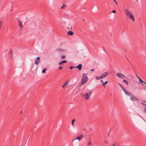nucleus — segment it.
<instances>
[{"instance_id":"473e14b6","label":"nucleus","mask_w":146,"mask_h":146,"mask_svg":"<svg viewBox=\"0 0 146 146\" xmlns=\"http://www.w3.org/2000/svg\"><path fill=\"white\" fill-rule=\"evenodd\" d=\"M113 146H118L117 145H116L115 143H113Z\"/></svg>"},{"instance_id":"9b49d317","label":"nucleus","mask_w":146,"mask_h":146,"mask_svg":"<svg viewBox=\"0 0 146 146\" xmlns=\"http://www.w3.org/2000/svg\"><path fill=\"white\" fill-rule=\"evenodd\" d=\"M9 54L11 55L10 56V57L11 59H13V52L12 50V49H10V51L9 52Z\"/></svg>"},{"instance_id":"1a4fd4ad","label":"nucleus","mask_w":146,"mask_h":146,"mask_svg":"<svg viewBox=\"0 0 146 146\" xmlns=\"http://www.w3.org/2000/svg\"><path fill=\"white\" fill-rule=\"evenodd\" d=\"M123 90L125 92V94L127 95L128 96H130L131 95V94L128 91L125 90L124 88L123 89Z\"/></svg>"},{"instance_id":"412c9836","label":"nucleus","mask_w":146,"mask_h":146,"mask_svg":"<svg viewBox=\"0 0 146 146\" xmlns=\"http://www.w3.org/2000/svg\"><path fill=\"white\" fill-rule=\"evenodd\" d=\"M46 69H44L42 71V72L45 73L46 71Z\"/></svg>"},{"instance_id":"a211bd4d","label":"nucleus","mask_w":146,"mask_h":146,"mask_svg":"<svg viewBox=\"0 0 146 146\" xmlns=\"http://www.w3.org/2000/svg\"><path fill=\"white\" fill-rule=\"evenodd\" d=\"M95 78L96 80H99L102 79L101 76H96Z\"/></svg>"},{"instance_id":"c85d7f7f","label":"nucleus","mask_w":146,"mask_h":146,"mask_svg":"<svg viewBox=\"0 0 146 146\" xmlns=\"http://www.w3.org/2000/svg\"><path fill=\"white\" fill-rule=\"evenodd\" d=\"M62 66H59L58 68V69L60 70H61L62 69Z\"/></svg>"},{"instance_id":"2eb2a0df","label":"nucleus","mask_w":146,"mask_h":146,"mask_svg":"<svg viewBox=\"0 0 146 146\" xmlns=\"http://www.w3.org/2000/svg\"><path fill=\"white\" fill-rule=\"evenodd\" d=\"M123 81L127 85H128L129 84V83L128 81L126 80L123 79Z\"/></svg>"},{"instance_id":"f3484780","label":"nucleus","mask_w":146,"mask_h":146,"mask_svg":"<svg viewBox=\"0 0 146 146\" xmlns=\"http://www.w3.org/2000/svg\"><path fill=\"white\" fill-rule=\"evenodd\" d=\"M141 104L143 105L144 106H145V107L144 108V111L145 113L146 114V104H143V102H141Z\"/></svg>"},{"instance_id":"f257e3e1","label":"nucleus","mask_w":146,"mask_h":146,"mask_svg":"<svg viewBox=\"0 0 146 146\" xmlns=\"http://www.w3.org/2000/svg\"><path fill=\"white\" fill-rule=\"evenodd\" d=\"M124 11L126 17L129 19L132 20L133 22H134L135 17L132 13L127 8H125L124 9Z\"/></svg>"},{"instance_id":"58836bf2","label":"nucleus","mask_w":146,"mask_h":146,"mask_svg":"<svg viewBox=\"0 0 146 146\" xmlns=\"http://www.w3.org/2000/svg\"><path fill=\"white\" fill-rule=\"evenodd\" d=\"M137 76L138 78L139 77L137 75Z\"/></svg>"},{"instance_id":"393cba45","label":"nucleus","mask_w":146,"mask_h":146,"mask_svg":"<svg viewBox=\"0 0 146 146\" xmlns=\"http://www.w3.org/2000/svg\"><path fill=\"white\" fill-rule=\"evenodd\" d=\"M118 85L121 87L122 90H123V89H124V88L123 87V86H122V85H121L120 84H119Z\"/></svg>"},{"instance_id":"9d476101","label":"nucleus","mask_w":146,"mask_h":146,"mask_svg":"<svg viewBox=\"0 0 146 146\" xmlns=\"http://www.w3.org/2000/svg\"><path fill=\"white\" fill-rule=\"evenodd\" d=\"M82 65L81 64H79L78 66H75V67L78 69L79 70H81L82 68Z\"/></svg>"},{"instance_id":"39448f33","label":"nucleus","mask_w":146,"mask_h":146,"mask_svg":"<svg viewBox=\"0 0 146 146\" xmlns=\"http://www.w3.org/2000/svg\"><path fill=\"white\" fill-rule=\"evenodd\" d=\"M116 75L117 77L121 78H123L125 77V75L120 73H117L116 74Z\"/></svg>"},{"instance_id":"20e7f679","label":"nucleus","mask_w":146,"mask_h":146,"mask_svg":"<svg viewBox=\"0 0 146 146\" xmlns=\"http://www.w3.org/2000/svg\"><path fill=\"white\" fill-rule=\"evenodd\" d=\"M84 136V135L83 134H80L79 135L77 136L72 141V142H73L74 140H76V139H78L79 141H80L83 138Z\"/></svg>"},{"instance_id":"0eeeda50","label":"nucleus","mask_w":146,"mask_h":146,"mask_svg":"<svg viewBox=\"0 0 146 146\" xmlns=\"http://www.w3.org/2000/svg\"><path fill=\"white\" fill-rule=\"evenodd\" d=\"M40 58L39 57H37L35 60V64L36 65H38L40 61Z\"/></svg>"},{"instance_id":"7c9ffc66","label":"nucleus","mask_w":146,"mask_h":146,"mask_svg":"<svg viewBox=\"0 0 146 146\" xmlns=\"http://www.w3.org/2000/svg\"><path fill=\"white\" fill-rule=\"evenodd\" d=\"M112 12L113 13H115L116 12V11L115 10H113L112 11Z\"/></svg>"},{"instance_id":"4468645a","label":"nucleus","mask_w":146,"mask_h":146,"mask_svg":"<svg viewBox=\"0 0 146 146\" xmlns=\"http://www.w3.org/2000/svg\"><path fill=\"white\" fill-rule=\"evenodd\" d=\"M68 35H73L74 33L73 32L71 31H69L68 32Z\"/></svg>"},{"instance_id":"72a5a7b5","label":"nucleus","mask_w":146,"mask_h":146,"mask_svg":"<svg viewBox=\"0 0 146 146\" xmlns=\"http://www.w3.org/2000/svg\"><path fill=\"white\" fill-rule=\"evenodd\" d=\"M103 50L106 53H107L105 49L103 48Z\"/></svg>"},{"instance_id":"a19ab883","label":"nucleus","mask_w":146,"mask_h":146,"mask_svg":"<svg viewBox=\"0 0 146 146\" xmlns=\"http://www.w3.org/2000/svg\"><path fill=\"white\" fill-rule=\"evenodd\" d=\"M142 84L144 85L143 83H142Z\"/></svg>"},{"instance_id":"4c0bfd02","label":"nucleus","mask_w":146,"mask_h":146,"mask_svg":"<svg viewBox=\"0 0 146 146\" xmlns=\"http://www.w3.org/2000/svg\"><path fill=\"white\" fill-rule=\"evenodd\" d=\"M144 83L146 85V83L145 82H144Z\"/></svg>"},{"instance_id":"4be33fe9","label":"nucleus","mask_w":146,"mask_h":146,"mask_svg":"<svg viewBox=\"0 0 146 146\" xmlns=\"http://www.w3.org/2000/svg\"><path fill=\"white\" fill-rule=\"evenodd\" d=\"M138 78L139 79V80L141 82H142L144 83V82H145L142 80L139 77H138Z\"/></svg>"},{"instance_id":"f704fd0d","label":"nucleus","mask_w":146,"mask_h":146,"mask_svg":"<svg viewBox=\"0 0 146 146\" xmlns=\"http://www.w3.org/2000/svg\"><path fill=\"white\" fill-rule=\"evenodd\" d=\"M91 71H94V69H92L91 70Z\"/></svg>"},{"instance_id":"ea45409f","label":"nucleus","mask_w":146,"mask_h":146,"mask_svg":"<svg viewBox=\"0 0 146 146\" xmlns=\"http://www.w3.org/2000/svg\"><path fill=\"white\" fill-rule=\"evenodd\" d=\"M136 1H137L138 0H136Z\"/></svg>"},{"instance_id":"aec40b11","label":"nucleus","mask_w":146,"mask_h":146,"mask_svg":"<svg viewBox=\"0 0 146 146\" xmlns=\"http://www.w3.org/2000/svg\"><path fill=\"white\" fill-rule=\"evenodd\" d=\"M108 83V82L107 81H106L104 83L103 82L102 83V85L103 86H104L106 84H107Z\"/></svg>"},{"instance_id":"f03ea898","label":"nucleus","mask_w":146,"mask_h":146,"mask_svg":"<svg viewBox=\"0 0 146 146\" xmlns=\"http://www.w3.org/2000/svg\"><path fill=\"white\" fill-rule=\"evenodd\" d=\"M88 80L87 74L84 73L82 76V78L81 80V83L80 84V86L85 84L88 81Z\"/></svg>"},{"instance_id":"6e6552de","label":"nucleus","mask_w":146,"mask_h":146,"mask_svg":"<svg viewBox=\"0 0 146 146\" xmlns=\"http://www.w3.org/2000/svg\"><path fill=\"white\" fill-rule=\"evenodd\" d=\"M108 75V72H106L103 74L101 76L102 78H103L107 76Z\"/></svg>"},{"instance_id":"7ed1b4c3","label":"nucleus","mask_w":146,"mask_h":146,"mask_svg":"<svg viewBox=\"0 0 146 146\" xmlns=\"http://www.w3.org/2000/svg\"><path fill=\"white\" fill-rule=\"evenodd\" d=\"M92 93V91L91 90L85 94H82V96L83 98H84L85 100H87L90 98Z\"/></svg>"},{"instance_id":"dca6fc26","label":"nucleus","mask_w":146,"mask_h":146,"mask_svg":"<svg viewBox=\"0 0 146 146\" xmlns=\"http://www.w3.org/2000/svg\"><path fill=\"white\" fill-rule=\"evenodd\" d=\"M68 83V81H66L65 83H64V84H63V85L62 86V88H64V87H65L66 85H67Z\"/></svg>"},{"instance_id":"423d86ee","label":"nucleus","mask_w":146,"mask_h":146,"mask_svg":"<svg viewBox=\"0 0 146 146\" xmlns=\"http://www.w3.org/2000/svg\"><path fill=\"white\" fill-rule=\"evenodd\" d=\"M130 96V99L132 101H138L139 100V99L137 98L134 96L132 94Z\"/></svg>"},{"instance_id":"e433bc0d","label":"nucleus","mask_w":146,"mask_h":146,"mask_svg":"<svg viewBox=\"0 0 146 146\" xmlns=\"http://www.w3.org/2000/svg\"><path fill=\"white\" fill-rule=\"evenodd\" d=\"M101 82H103L102 80H101Z\"/></svg>"},{"instance_id":"5701e85b","label":"nucleus","mask_w":146,"mask_h":146,"mask_svg":"<svg viewBox=\"0 0 146 146\" xmlns=\"http://www.w3.org/2000/svg\"><path fill=\"white\" fill-rule=\"evenodd\" d=\"M61 57L62 58H64L65 57V56L63 55H62L61 56Z\"/></svg>"},{"instance_id":"f8f14e48","label":"nucleus","mask_w":146,"mask_h":146,"mask_svg":"<svg viewBox=\"0 0 146 146\" xmlns=\"http://www.w3.org/2000/svg\"><path fill=\"white\" fill-rule=\"evenodd\" d=\"M18 25L20 28L23 27L22 22L21 21H18Z\"/></svg>"},{"instance_id":"cd10ccee","label":"nucleus","mask_w":146,"mask_h":146,"mask_svg":"<svg viewBox=\"0 0 146 146\" xmlns=\"http://www.w3.org/2000/svg\"><path fill=\"white\" fill-rule=\"evenodd\" d=\"M2 24V22L1 21H0V29H1V25Z\"/></svg>"},{"instance_id":"ddd939ff","label":"nucleus","mask_w":146,"mask_h":146,"mask_svg":"<svg viewBox=\"0 0 146 146\" xmlns=\"http://www.w3.org/2000/svg\"><path fill=\"white\" fill-rule=\"evenodd\" d=\"M67 62V61L66 60H62L59 62V64H61L63 63H66Z\"/></svg>"},{"instance_id":"2f4dec72","label":"nucleus","mask_w":146,"mask_h":146,"mask_svg":"<svg viewBox=\"0 0 146 146\" xmlns=\"http://www.w3.org/2000/svg\"><path fill=\"white\" fill-rule=\"evenodd\" d=\"M114 1L115 2V3L117 4V5L118 3H117V1H116V0H114Z\"/></svg>"},{"instance_id":"c9c22d12","label":"nucleus","mask_w":146,"mask_h":146,"mask_svg":"<svg viewBox=\"0 0 146 146\" xmlns=\"http://www.w3.org/2000/svg\"><path fill=\"white\" fill-rule=\"evenodd\" d=\"M143 102H144V103H146V101H145V100H143Z\"/></svg>"},{"instance_id":"bb28decb","label":"nucleus","mask_w":146,"mask_h":146,"mask_svg":"<svg viewBox=\"0 0 146 146\" xmlns=\"http://www.w3.org/2000/svg\"><path fill=\"white\" fill-rule=\"evenodd\" d=\"M92 143L90 142H89L88 143V145L89 146H90L92 145Z\"/></svg>"},{"instance_id":"b1692460","label":"nucleus","mask_w":146,"mask_h":146,"mask_svg":"<svg viewBox=\"0 0 146 146\" xmlns=\"http://www.w3.org/2000/svg\"><path fill=\"white\" fill-rule=\"evenodd\" d=\"M75 121V119H73L71 122V123L72 125H73L74 124V122Z\"/></svg>"},{"instance_id":"6ab92c4d","label":"nucleus","mask_w":146,"mask_h":146,"mask_svg":"<svg viewBox=\"0 0 146 146\" xmlns=\"http://www.w3.org/2000/svg\"><path fill=\"white\" fill-rule=\"evenodd\" d=\"M66 7V5H65V4H64L61 7V9H64Z\"/></svg>"},{"instance_id":"a878e982","label":"nucleus","mask_w":146,"mask_h":146,"mask_svg":"<svg viewBox=\"0 0 146 146\" xmlns=\"http://www.w3.org/2000/svg\"><path fill=\"white\" fill-rule=\"evenodd\" d=\"M57 50L58 51H63V50H62V49H60V48L57 49Z\"/></svg>"},{"instance_id":"c756f323","label":"nucleus","mask_w":146,"mask_h":146,"mask_svg":"<svg viewBox=\"0 0 146 146\" xmlns=\"http://www.w3.org/2000/svg\"><path fill=\"white\" fill-rule=\"evenodd\" d=\"M75 68V67H72V66H70V69H72L73 68Z\"/></svg>"}]
</instances>
